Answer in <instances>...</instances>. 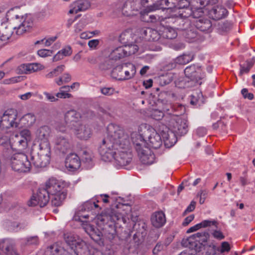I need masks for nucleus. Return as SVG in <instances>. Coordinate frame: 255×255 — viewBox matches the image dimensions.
<instances>
[{"mask_svg": "<svg viewBox=\"0 0 255 255\" xmlns=\"http://www.w3.org/2000/svg\"><path fill=\"white\" fill-rule=\"evenodd\" d=\"M37 54L40 57H45L51 56L52 54V51L49 50L43 49L39 50L37 51Z\"/></svg>", "mask_w": 255, "mask_h": 255, "instance_id": "obj_57", "label": "nucleus"}, {"mask_svg": "<svg viewBox=\"0 0 255 255\" xmlns=\"http://www.w3.org/2000/svg\"><path fill=\"white\" fill-rule=\"evenodd\" d=\"M131 139L133 145L137 152H140L142 148L148 147L145 140L142 135L137 131L132 132L131 134Z\"/></svg>", "mask_w": 255, "mask_h": 255, "instance_id": "obj_17", "label": "nucleus"}, {"mask_svg": "<svg viewBox=\"0 0 255 255\" xmlns=\"http://www.w3.org/2000/svg\"><path fill=\"white\" fill-rule=\"evenodd\" d=\"M177 0H159L157 1V3H154L147 7L149 11H154L160 8H164L167 10L174 9L176 11V4Z\"/></svg>", "mask_w": 255, "mask_h": 255, "instance_id": "obj_16", "label": "nucleus"}, {"mask_svg": "<svg viewBox=\"0 0 255 255\" xmlns=\"http://www.w3.org/2000/svg\"><path fill=\"white\" fill-rule=\"evenodd\" d=\"M82 118L81 114L75 110H71L67 111L64 115V120L69 126H77L78 122Z\"/></svg>", "mask_w": 255, "mask_h": 255, "instance_id": "obj_18", "label": "nucleus"}, {"mask_svg": "<svg viewBox=\"0 0 255 255\" xmlns=\"http://www.w3.org/2000/svg\"><path fill=\"white\" fill-rule=\"evenodd\" d=\"M143 33L145 35V39L149 41H159V43L164 44L165 41L162 40L161 34L155 29L150 28H147L144 30Z\"/></svg>", "mask_w": 255, "mask_h": 255, "instance_id": "obj_24", "label": "nucleus"}, {"mask_svg": "<svg viewBox=\"0 0 255 255\" xmlns=\"http://www.w3.org/2000/svg\"><path fill=\"white\" fill-rule=\"evenodd\" d=\"M242 94L245 99H248L250 100H252L254 99V96L253 94L251 93H248V90L246 88H244L241 91Z\"/></svg>", "mask_w": 255, "mask_h": 255, "instance_id": "obj_58", "label": "nucleus"}, {"mask_svg": "<svg viewBox=\"0 0 255 255\" xmlns=\"http://www.w3.org/2000/svg\"><path fill=\"white\" fill-rule=\"evenodd\" d=\"M184 73L186 77L199 85L202 84L201 80L205 77V73L201 66L197 64L187 66L184 70Z\"/></svg>", "mask_w": 255, "mask_h": 255, "instance_id": "obj_8", "label": "nucleus"}, {"mask_svg": "<svg viewBox=\"0 0 255 255\" xmlns=\"http://www.w3.org/2000/svg\"><path fill=\"white\" fill-rule=\"evenodd\" d=\"M98 219L104 223L111 221L115 223L122 222L125 224L129 218L124 210L116 208L107 209L98 216Z\"/></svg>", "mask_w": 255, "mask_h": 255, "instance_id": "obj_4", "label": "nucleus"}, {"mask_svg": "<svg viewBox=\"0 0 255 255\" xmlns=\"http://www.w3.org/2000/svg\"><path fill=\"white\" fill-rule=\"evenodd\" d=\"M66 243L74 251L75 255H89V250L87 244L77 236L71 233L64 234Z\"/></svg>", "mask_w": 255, "mask_h": 255, "instance_id": "obj_5", "label": "nucleus"}, {"mask_svg": "<svg viewBox=\"0 0 255 255\" xmlns=\"http://www.w3.org/2000/svg\"><path fill=\"white\" fill-rule=\"evenodd\" d=\"M50 199V195L44 188L40 189L37 194L33 196L28 202L29 206L39 205L43 207L46 205Z\"/></svg>", "mask_w": 255, "mask_h": 255, "instance_id": "obj_14", "label": "nucleus"}, {"mask_svg": "<svg viewBox=\"0 0 255 255\" xmlns=\"http://www.w3.org/2000/svg\"><path fill=\"white\" fill-rule=\"evenodd\" d=\"M126 50L124 46H119L114 49L110 54V58L113 60H119L127 56Z\"/></svg>", "mask_w": 255, "mask_h": 255, "instance_id": "obj_31", "label": "nucleus"}, {"mask_svg": "<svg viewBox=\"0 0 255 255\" xmlns=\"http://www.w3.org/2000/svg\"><path fill=\"white\" fill-rule=\"evenodd\" d=\"M71 80V76L68 73H64L62 76L55 79V83L59 86L67 83Z\"/></svg>", "mask_w": 255, "mask_h": 255, "instance_id": "obj_43", "label": "nucleus"}, {"mask_svg": "<svg viewBox=\"0 0 255 255\" xmlns=\"http://www.w3.org/2000/svg\"><path fill=\"white\" fill-rule=\"evenodd\" d=\"M133 40V36L131 31L127 30L122 32L119 36V41L124 45L130 42H132Z\"/></svg>", "mask_w": 255, "mask_h": 255, "instance_id": "obj_34", "label": "nucleus"}, {"mask_svg": "<svg viewBox=\"0 0 255 255\" xmlns=\"http://www.w3.org/2000/svg\"><path fill=\"white\" fill-rule=\"evenodd\" d=\"M228 14V11L222 5H216L210 10L209 14L214 20H220L225 18Z\"/></svg>", "mask_w": 255, "mask_h": 255, "instance_id": "obj_21", "label": "nucleus"}, {"mask_svg": "<svg viewBox=\"0 0 255 255\" xmlns=\"http://www.w3.org/2000/svg\"><path fill=\"white\" fill-rule=\"evenodd\" d=\"M31 157V161H30L27 156L23 153H17L11 156L10 158V164L12 169L19 172H27L30 171L31 164H33V160Z\"/></svg>", "mask_w": 255, "mask_h": 255, "instance_id": "obj_6", "label": "nucleus"}, {"mask_svg": "<svg viewBox=\"0 0 255 255\" xmlns=\"http://www.w3.org/2000/svg\"><path fill=\"white\" fill-rule=\"evenodd\" d=\"M146 134L148 136L149 146L155 149H157L161 146L162 144V139L161 137L162 135L159 131L158 132L152 127H149L146 130Z\"/></svg>", "mask_w": 255, "mask_h": 255, "instance_id": "obj_15", "label": "nucleus"}, {"mask_svg": "<svg viewBox=\"0 0 255 255\" xmlns=\"http://www.w3.org/2000/svg\"><path fill=\"white\" fill-rule=\"evenodd\" d=\"M17 116V111L14 109H10L5 111L1 117V127L5 128L17 127L18 123Z\"/></svg>", "mask_w": 255, "mask_h": 255, "instance_id": "obj_11", "label": "nucleus"}, {"mask_svg": "<svg viewBox=\"0 0 255 255\" xmlns=\"http://www.w3.org/2000/svg\"><path fill=\"white\" fill-rule=\"evenodd\" d=\"M50 129L48 126H42L36 131V139L39 142L40 151L37 157H33V164L37 167H44L49 163L51 148L48 141Z\"/></svg>", "mask_w": 255, "mask_h": 255, "instance_id": "obj_3", "label": "nucleus"}, {"mask_svg": "<svg viewBox=\"0 0 255 255\" xmlns=\"http://www.w3.org/2000/svg\"><path fill=\"white\" fill-rule=\"evenodd\" d=\"M93 157V153L91 151H84L83 152V159L86 162H90Z\"/></svg>", "mask_w": 255, "mask_h": 255, "instance_id": "obj_51", "label": "nucleus"}, {"mask_svg": "<svg viewBox=\"0 0 255 255\" xmlns=\"http://www.w3.org/2000/svg\"><path fill=\"white\" fill-rule=\"evenodd\" d=\"M184 34L185 38L189 42H192L197 36L196 29L193 28L189 30H186Z\"/></svg>", "mask_w": 255, "mask_h": 255, "instance_id": "obj_45", "label": "nucleus"}, {"mask_svg": "<svg viewBox=\"0 0 255 255\" xmlns=\"http://www.w3.org/2000/svg\"><path fill=\"white\" fill-rule=\"evenodd\" d=\"M137 152L143 164L150 165L154 162L155 156L148 147L142 148L140 152Z\"/></svg>", "mask_w": 255, "mask_h": 255, "instance_id": "obj_19", "label": "nucleus"}, {"mask_svg": "<svg viewBox=\"0 0 255 255\" xmlns=\"http://www.w3.org/2000/svg\"><path fill=\"white\" fill-rule=\"evenodd\" d=\"M203 102L204 98L201 92H196L191 95L190 103L192 105H200L203 103Z\"/></svg>", "mask_w": 255, "mask_h": 255, "instance_id": "obj_37", "label": "nucleus"}, {"mask_svg": "<svg viewBox=\"0 0 255 255\" xmlns=\"http://www.w3.org/2000/svg\"><path fill=\"white\" fill-rule=\"evenodd\" d=\"M12 33L11 27L8 26L1 27L0 28V39L1 40L5 41L9 39Z\"/></svg>", "mask_w": 255, "mask_h": 255, "instance_id": "obj_35", "label": "nucleus"}, {"mask_svg": "<svg viewBox=\"0 0 255 255\" xmlns=\"http://www.w3.org/2000/svg\"><path fill=\"white\" fill-rule=\"evenodd\" d=\"M196 133L199 137H202L207 134V129L204 127H199L196 130Z\"/></svg>", "mask_w": 255, "mask_h": 255, "instance_id": "obj_62", "label": "nucleus"}, {"mask_svg": "<svg viewBox=\"0 0 255 255\" xmlns=\"http://www.w3.org/2000/svg\"><path fill=\"white\" fill-rule=\"evenodd\" d=\"M49 195L51 204L55 206H59L66 198V193L64 191H62L56 193V194H49Z\"/></svg>", "mask_w": 255, "mask_h": 255, "instance_id": "obj_28", "label": "nucleus"}, {"mask_svg": "<svg viewBox=\"0 0 255 255\" xmlns=\"http://www.w3.org/2000/svg\"><path fill=\"white\" fill-rule=\"evenodd\" d=\"M189 2L186 0H177L176 4V10L186 8L189 6Z\"/></svg>", "mask_w": 255, "mask_h": 255, "instance_id": "obj_49", "label": "nucleus"}, {"mask_svg": "<svg viewBox=\"0 0 255 255\" xmlns=\"http://www.w3.org/2000/svg\"><path fill=\"white\" fill-rule=\"evenodd\" d=\"M86 26L85 22L84 20H80L75 25L74 31L75 33H79Z\"/></svg>", "mask_w": 255, "mask_h": 255, "instance_id": "obj_54", "label": "nucleus"}, {"mask_svg": "<svg viewBox=\"0 0 255 255\" xmlns=\"http://www.w3.org/2000/svg\"><path fill=\"white\" fill-rule=\"evenodd\" d=\"M167 18L158 15L149 14L148 13H144L141 16V19L146 22L156 23L161 22Z\"/></svg>", "mask_w": 255, "mask_h": 255, "instance_id": "obj_30", "label": "nucleus"}, {"mask_svg": "<svg viewBox=\"0 0 255 255\" xmlns=\"http://www.w3.org/2000/svg\"><path fill=\"white\" fill-rule=\"evenodd\" d=\"M212 235L215 238L219 240H221L225 238V236L222 232L218 230L214 231L212 233Z\"/></svg>", "mask_w": 255, "mask_h": 255, "instance_id": "obj_63", "label": "nucleus"}, {"mask_svg": "<svg viewBox=\"0 0 255 255\" xmlns=\"http://www.w3.org/2000/svg\"><path fill=\"white\" fill-rule=\"evenodd\" d=\"M90 5L87 0H79L75 1L71 5V8L69 10L70 13H76L80 11L87 9Z\"/></svg>", "mask_w": 255, "mask_h": 255, "instance_id": "obj_27", "label": "nucleus"}, {"mask_svg": "<svg viewBox=\"0 0 255 255\" xmlns=\"http://www.w3.org/2000/svg\"><path fill=\"white\" fill-rule=\"evenodd\" d=\"M131 146L129 136L123 128L111 124L107 127V135L103 139L98 151L105 161L114 160L117 165L125 166L131 160Z\"/></svg>", "mask_w": 255, "mask_h": 255, "instance_id": "obj_1", "label": "nucleus"}, {"mask_svg": "<svg viewBox=\"0 0 255 255\" xmlns=\"http://www.w3.org/2000/svg\"><path fill=\"white\" fill-rule=\"evenodd\" d=\"M64 69L65 66L64 65L58 66L52 71L46 74L45 77L47 79H51L54 77L57 76L64 70Z\"/></svg>", "mask_w": 255, "mask_h": 255, "instance_id": "obj_38", "label": "nucleus"}, {"mask_svg": "<svg viewBox=\"0 0 255 255\" xmlns=\"http://www.w3.org/2000/svg\"><path fill=\"white\" fill-rule=\"evenodd\" d=\"M217 225L218 222L215 220H204L200 223L197 224L195 226L190 228L187 232L188 233H192L199 230L202 227L205 228L211 226H215L217 227Z\"/></svg>", "mask_w": 255, "mask_h": 255, "instance_id": "obj_29", "label": "nucleus"}, {"mask_svg": "<svg viewBox=\"0 0 255 255\" xmlns=\"http://www.w3.org/2000/svg\"><path fill=\"white\" fill-rule=\"evenodd\" d=\"M14 24L15 26L13 28L15 30L16 33L18 35H21L29 31L32 27L33 21L29 16L20 17L18 15H15Z\"/></svg>", "mask_w": 255, "mask_h": 255, "instance_id": "obj_9", "label": "nucleus"}, {"mask_svg": "<svg viewBox=\"0 0 255 255\" xmlns=\"http://www.w3.org/2000/svg\"><path fill=\"white\" fill-rule=\"evenodd\" d=\"M110 197L107 194H101L96 197L97 202L102 201L104 203H109L110 202Z\"/></svg>", "mask_w": 255, "mask_h": 255, "instance_id": "obj_55", "label": "nucleus"}, {"mask_svg": "<svg viewBox=\"0 0 255 255\" xmlns=\"http://www.w3.org/2000/svg\"><path fill=\"white\" fill-rule=\"evenodd\" d=\"M23 80V77L21 76H17L14 77H12L9 79H5L3 80V82L4 84H13L17 82H19Z\"/></svg>", "mask_w": 255, "mask_h": 255, "instance_id": "obj_48", "label": "nucleus"}, {"mask_svg": "<svg viewBox=\"0 0 255 255\" xmlns=\"http://www.w3.org/2000/svg\"><path fill=\"white\" fill-rule=\"evenodd\" d=\"M31 139V132L29 130L25 129L19 133L11 135L9 138V144L11 148L21 150L27 147L28 142Z\"/></svg>", "mask_w": 255, "mask_h": 255, "instance_id": "obj_7", "label": "nucleus"}, {"mask_svg": "<svg viewBox=\"0 0 255 255\" xmlns=\"http://www.w3.org/2000/svg\"><path fill=\"white\" fill-rule=\"evenodd\" d=\"M59 52L62 54V56L64 57L65 56H70L72 53V50L71 49V47L66 46L65 48H63L62 50L59 51Z\"/></svg>", "mask_w": 255, "mask_h": 255, "instance_id": "obj_59", "label": "nucleus"}, {"mask_svg": "<svg viewBox=\"0 0 255 255\" xmlns=\"http://www.w3.org/2000/svg\"><path fill=\"white\" fill-rule=\"evenodd\" d=\"M115 90L112 87H104L101 88V92L104 95L110 96L114 94Z\"/></svg>", "mask_w": 255, "mask_h": 255, "instance_id": "obj_50", "label": "nucleus"}, {"mask_svg": "<svg viewBox=\"0 0 255 255\" xmlns=\"http://www.w3.org/2000/svg\"><path fill=\"white\" fill-rule=\"evenodd\" d=\"M21 121L22 122H26L24 124L27 127H31L35 123L36 117L33 114L29 113L24 115L22 118Z\"/></svg>", "mask_w": 255, "mask_h": 255, "instance_id": "obj_40", "label": "nucleus"}, {"mask_svg": "<svg viewBox=\"0 0 255 255\" xmlns=\"http://www.w3.org/2000/svg\"><path fill=\"white\" fill-rule=\"evenodd\" d=\"M14 24L15 26L13 28L15 30L16 33L18 35H21L29 31L32 27L33 21L29 16L20 17L18 15H15Z\"/></svg>", "mask_w": 255, "mask_h": 255, "instance_id": "obj_10", "label": "nucleus"}, {"mask_svg": "<svg viewBox=\"0 0 255 255\" xmlns=\"http://www.w3.org/2000/svg\"><path fill=\"white\" fill-rule=\"evenodd\" d=\"M150 220L151 224L156 228L162 227L166 222L165 216L161 211L153 213L151 216Z\"/></svg>", "mask_w": 255, "mask_h": 255, "instance_id": "obj_22", "label": "nucleus"}, {"mask_svg": "<svg viewBox=\"0 0 255 255\" xmlns=\"http://www.w3.org/2000/svg\"><path fill=\"white\" fill-rule=\"evenodd\" d=\"M194 58V56L190 53L183 54L176 57L174 60L175 66L176 64L185 65L191 62Z\"/></svg>", "mask_w": 255, "mask_h": 255, "instance_id": "obj_33", "label": "nucleus"}, {"mask_svg": "<svg viewBox=\"0 0 255 255\" xmlns=\"http://www.w3.org/2000/svg\"><path fill=\"white\" fill-rule=\"evenodd\" d=\"M99 43L100 40L99 39H93L89 41L88 44L91 49H95Z\"/></svg>", "mask_w": 255, "mask_h": 255, "instance_id": "obj_61", "label": "nucleus"}, {"mask_svg": "<svg viewBox=\"0 0 255 255\" xmlns=\"http://www.w3.org/2000/svg\"><path fill=\"white\" fill-rule=\"evenodd\" d=\"M4 247L6 255H19L14 248V244L7 241L4 243ZM0 255H1L0 254Z\"/></svg>", "mask_w": 255, "mask_h": 255, "instance_id": "obj_36", "label": "nucleus"}, {"mask_svg": "<svg viewBox=\"0 0 255 255\" xmlns=\"http://www.w3.org/2000/svg\"><path fill=\"white\" fill-rule=\"evenodd\" d=\"M38 243V239L37 237H31L26 239L27 245H37Z\"/></svg>", "mask_w": 255, "mask_h": 255, "instance_id": "obj_64", "label": "nucleus"}, {"mask_svg": "<svg viewBox=\"0 0 255 255\" xmlns=\"http://www.w3.org/2000/svg\"><path fill=\"white\" fill-rule=\"evenodd\" d=\"M162 40L165 41V39H172L175 38L177 36L176 30L171 27H164L162 31Z\"/></svg>", "mask_w": 255, "mask_h": 255, "instance_id": "obj_32", "label": "nucleus"}, {"mask_svg": "<svg viewBox=\"0 0 255 255\" xmlns=\"http://www.w3.org/2000/svg\"><path fill=\"white\" fill-rule=\"evenodd\" d=\"M164 111H166L167 114L165 116H173L177 114L178 117L185 112V108L181 104L176 103L173 105L167 106L163 108Z\"/></svg>", "mask_w": 255, "mask_h": 255, "instance_id": "obj_23", "label": "nucleus"}, {"mask_svg": "<svg viewBox=\"0 0 255 255\" xmlns=\"http://www.w3.org/2000/svg\"><path fill=\"white\" fill-rule=\"evenodd\" d=\"M254 65V63L250 60H247L240 64V74H247Z\"/></svg>", "mask_w": 255, "mask_h": 255, "instance_id": "obj_39", "label": "nucleus"}, {"mask_svg": "<svg viewBox=\"0 0 255 255\" xmlns=\"http://www.w3.org/2000/svg\"><path fill=\"white\" fill-rule=\"evenodd\" d=\"M165 246L160 243L156 244L155 247L153 249V254L154 255H157L158 253L164 249Z\"/></svg>", "mask_w": 255, "mask_h": 255, "instance_id": "obj_60", "label": "nucleus"}, {"mask_svg": "<svg viewBox=\"0 0 255 255\" xmlns=\"http://www.w3.org/2000/svg\"><path fill=\"white\" fill-rule=\"evenodd\" d=\"M164 123L159 125V131L162 135L165 144L172 146L176 141V134H185L188 131L187 120L177 114L164 116Z\"/></svg>", "mask_w": 255, "mask_h": 255, "instance_id": "obj_2", "label": "nucleus"}, {"mask_svg": "<svg viewBox=\"0 0 255 255\" xmlns=\"http://www.w3.org/2000/svg\"><path fill=\"white\" fill-rule=\"evenodd\" d=\"M125 68V63L116 66L112 71V75L116 79L121 81L120 74L124 75V69Z\"/></svg>", "mask_w": 255, "mask_h": 255, "instance_id": "obj_44", "label": "nucleus"}, {"mask_svg": "<svg viewBox=\"0 0 255 255\" xmlns=\"http://www.w3.org/2000/svg\"><path fill=\"white\" fill-rule=\"evenodd\" d=\"M124 75L120 74L121 81L128 80L134 77L136 73L135 67L130 63H125Z\"/></svg>", "mask_w": 255, "mask_h": 255, "instance_id": "obj_26", "label": "nucleus"}, {"mask_svg": "<svg viewBox=\"0 0 255 255\" xmlns=\"http://www.w3.org/2000/svg\"><path fill=\"white\" fill-rule=\"evenodd\" d=\"M55 147L63 153L70 148L71 144L69 140L65 136L58 135L55 140Z\"/></svg>", "mask_w": 255, "mask_h": 255, "instance_id": "obj_25", "label": "nucleus"}, {"mask_svg": "<svg viewBox=\"0 0 255 255\" xmlns=\"http://www.w3.org/2000/svg\"><path fill=\"white\" fill-rule=\"evenodd\" d=\"M125 49L126 50L127 56L135 53L138 49V47L136 44H133V41L124 45Z\"/></svg>", "mask_w": 255, "mask_h": 255, "instance_id": "obj_41", "label": "nucleus"}, {"mask_svg": "<svg viewBox=\"0 0 255 255\" xmlns=\"http://www.w3.org/2000/svg\"><path fill=\"white\" fill-rule=\"evenodd\" d=\"M69 184L65 181L58 180L55 178H51L45 183V188L49 194H56L58 192L64 191L65 188Z\"/></svg>", "mask_w": 255, "mask_h": 255, "instance_id": "obj_13", "label": "nucleus"}, {"mask_svg": "<svg viewBox=\"0 0 255 255\" xmlns=\"http://www.w3.org/2000/svg\"><path fill=\"white\" fill-rule=\"evenodd\" d=\"M74 135L79 139L87 140L93 135V130L91 127L86 124H79L71 128Z\"/></svg>", "mask_w": 255, "mask_h": 255, "instance_id": "obj_12", "label": "nucleus"}, {"mask_svg": "<svg viewBox=\"0 0 255 255\" xmlns=\"http://www.w3.org/2000/svg\"><path fill=\"white\" fill-rule=\"evenodd\" d=\"M196 241L200 242L202 244L207 242L209 238V234L206 232L197 233L193 235Z\"/></svg>", "mask_w": 255, "mask_h": 255, "instance_id": "obj_42", "label": "nucleus"}, {"mask_svg": "<svg viewBox=\"0 0 255 255\" xmlns=\"http://www.w3.org/2000/svg\"><path fill=\"white\" fill-rule=\"evenodd\" d=\"M101 232L96 228H95L93 231L89 235V236L94 240L97 241L100 239Z\"/></svg>", "mask_w": 255, "mask_h": 255, "instance_id": "obj_53", "label": "nucleus"}, {"mask_svg": "<svg viewBox=\"0 0 255 255\" xmlns=\"http://www.w3.org/2000/svg\"><path fill=\"white\" fill-rule=\"evenodd\" d=\"M56 97L58 98H70L72 97L71 94L65 92V91L60 88V92L57 93L56 95Z\"/></svg>", "mask_w": 255, "mask_h": 255, "instance_id": "obj_56", "label": "nucleus"}, {"mask_svg": "<svg viewBox=\"0 0 255 255\" xmlns=\"http://www.w3.org/2000/svg\"><path fill=\"white\" fill-rule=\"evenodd\" d=\"M65 166L70 171L79 169L81 166V161L78 156L75 153L69 155L65 160Z\"/></svg>", "mask_w": 255, "mask_h": 255, "instance_id": "obj_20", "label": "nucleus"}, {"mask_svg": "<svg viewBox=\"0 0 255 255\" xmlns=\"http://www.w3.org/2000/svg\"><path fill=\"white\" fill-rule=\"evenodd\" d=\"M151 117L156 120H160L163 118L164 115L162 112L158 110H155L152 111Z\"/></svg>", "mask_w": 255, "mask_h": 255, "instance_id": "obj_52", "label": "nucleus"}, {"mask_svg": "<svg viewBox=\"0 0 255 255\" xmlns=\"http://www.w3.org/2000/svg\"><path fill=\"white\" fill-rule=\"evenodd\" d=\"M19 70L22 73L29 74L34 72L32 64H22L19 67Z\"/></svg>", "mask_w": 255, "mask_h": 255, "instance_id": "obj_46", "label": "nucleus"}, {"mask_svg": "<svg viewBox=\"0 0 255 255\" xmlns=\"http://www.w3.org/2000/svg\"><path fill=\"white\" fill-rule=\"evenodd\" d=\"M231 250L230 245L227 242H223L221 243V246L220 248H217V251L221 253L225 252H229Z\"/></svg>", "mask_w": 255, "mask_h": 255, "instance_id": "obj_47", "label": "nucleus"}]
</instances>
